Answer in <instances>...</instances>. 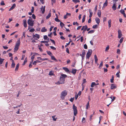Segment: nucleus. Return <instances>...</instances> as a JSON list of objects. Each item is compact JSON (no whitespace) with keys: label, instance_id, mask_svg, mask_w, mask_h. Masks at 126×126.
I'll use <instances>...</instances> for the list:
<instances>
[{"label":"nucleus","instance_id":"28","mask_svg":"<svg viewBox=\"0 0 126 126\" xmlns=\"http://www.w3.org/2000/svg\"><path fill=\"white\" fill-rule=\"evenodd\" d=\"M19 66V64L18 63L16 65V67L15 69V71H17L18 69Z\"/></svg>","mask_w":126,"mask_h":126},{"label":"nucleus","instance_id":"36","mask_svg":"<svg viewBox=\"0 0 126 126\" xmlns=\"http://www.w3.org/2000/svg\"><path fill=\"white\" fill-rule=\"evenodd\" d=\"M94 58L95 60V62H97L98 59L96 55H94Z\"/></svg>","mask_w":126,"mask_h":126},{"label":"nucleus","instance_id":"47","mask_svg":"<svg viewBox=\"0 0 126 126\" xmlns=\"http://www.w3.org/2000/svg\"><path fill=\"white\" fill-rule=\"evenodd\" d=\"M124 38L123 37L120 40L119 42L120 43H121L123 40Z\"/></svg>","mask_w":126,"mask_h":126},{"label":"nucleus","instance_id":"54","mask_svg":"<svg viewBox=\"0 0 126 126\" xmlns=\"http://www.w3.org/2000/svg\"><path fill=\"white\" fill-rule=\"evenodd\" d=\"M82 123H84L85 122V118L84 117H83L82 120Z\"/></svg>","mask_w":126,"mask_h":126},{"label":"nucleus","instance_id":"46","mask_svg":"<svg viewBox=\"0 0 126 126\" xmlns=\"http://www.w3.org/2000/svg\"><path fill=\"white\" fill-rule=\"evenodd\" d=\"M5 4L4 2L3 1H1V2L0 3V5H4Z\"/></svg>","mask_w":126,"mask_h":126},{"label":"nucleus","instance_id":"39","mask_svg":"<svg viewBox=\"0 0 126 126\" xmlns=\"http://www.w3.org/2000/svg\"><path fill=\"white\" fill-rule=\"evenodd\" d=\"M94 32V30H91L88 32V33H93Z\"/></svg>","mask_w":126,"mask_h":126},{"label":"nucleus","instance_id":"7","mask_svg":"<svg viewBox=\"0 0 126 126\" xmlns=\"http://www.w3.org/2000/svg\"><path fill=\"white\" fill-rule=\"evenodd\" d=\"M45 6H44V7L43 6H42L41 8H40V10L42 12V13L43 14L45 12Z\"/></svg>","mask_w":126,"mask_h":126},{"label":"nucleus","instance_id":"32","mask_svg":"<svg viewBox=\"0 0 126 126\" xmlns=\"http://www.w3.org/2000/svg\"><path fill=\"white\" fill-rule=\"evenodd\" d=\"M4 59L0 58V64H2L3 62Z\"/></svg>","mask_w":126,"mask_h":126},{"label":"nucleus","instance_id":"45","mask_svg":"<svg viewBox=\"0 0 126 126\" xmlns=\"http://www.w3.org/2000/svg\"><path fill=\"white\" fill-rule=\"evenodd\" d=\"M114 77L113 76L112 77L111 79H110V82L111 83H113V80L114 79Z\"/></svg>","mask_w":126,"mask_h":126},{"label":"nucleus","instance_id":"24","mask_svg":"<svg viewBox=\"0 0 126 126\" xmlns=\"http://www.w3.org/2000/svg\"><path fill=\"white\" fill-rule=\"evenodd\" d=\"M49 75L50 76H52L54 75V72L52 71H50L49 73Z\"/></svg>","mask_w":126,"mask_h":126},{"label":"nucleus","instance_id":"22","mask_svg":"<svg viewBox=\"0 0 126 126\" xmlns=\"http://www.w3.org/2000/svg\"><path fill=\"white\" fill-rule=\"evenodd\" d=\"M96 85V83L95 82H92L91 83V86L92 87H93L94 86Z\"/></svg>","mask_w":126,"mask_h":126},{"label":"nucleus","instance_id":"53","mask_svg":"<svg viewBox=\"0 0 126 126\" xmlns=\"http://www.w3.org/2000/svg\"><path fill=\"white\" fill-rule=\"evenodd\" d=\"M115 98H116V97H115L113 96V98H112V99H111V102H113L114 101V100L115 99Z\"/></svg>","mask_w":126,"mask_h":126},{"label":"nucleus","instance_id":"57","mask_svg":"<svg viewBox=\"0 0 126 126\" xmlns=\"http://www.w3.org/2000/svg\"><path fill=\"white\" fill-rule=\"evenodd\" d=\"M50 41H51L53 43V44H55V41H54V40H52L51 39H50Z\"/></svg>","mask_w":126,"mask_h":126},{"label":"nucleus","instance_id":"29","mask_svg":"<svg viewBox=\"0 0 126 126\" xmlns=\"http://www.w3.org/2000/svg\"><path fill=\"white\" fill-rule=\"evenodd\" d=\"M112 8L114 10H116V7L115 4H113V6L112 7Z\"/></svg>","mask_w":126,"mask_h":126},{"label":"nucleus","instance_id":"37","mask_svg":"<svg viewBox=\"0 0 126 126\" xmlns=\"http://www.w3.org/2000/svg\"><path fill=\"white\" fill-rule=\"evenodd\" d=\"M47 52L48 55L50 56H52V54L50 51H47Z\"/></svg>","mask_w":126,"mask_h":126},{"label":"nucleus","instance_id":"33","mask_svg":"<svg viewBox=\"0 0 126 126\" xmlns=\"http://www.w3.org/2000/svg\"><path fill=\"white\" fill-rule=\"evenodd\" d=\"M86 16L85 15H84L83 16V17L82 19V23L84 22L85 20V18Z\"/></svg>","mask_w":126,"mask_h":126},{"label":"nucleus","instance_id":"1","mask_svg":"<svg viewBox=\"0 0 126 126\" xmlns=\"http://www.w3.org/2000/svg\"><path fill=\"white\" fill-rule=\"evenodd\" d=\"M67 77V76L64 74L61 75L60 80L57 82L56 83V84L59 85L60 84H63L64 83L65 78Z\"/></svg>","mask_w":126,"mask_h":126},{"label":"nucleus","instance_id":"16","mask_svg":"<svg viewBox=\"0 0 126 126\" xmlns=\"http://www.w3.org/2000/svg\"><path fill=\"white\" fill-rule=\"evenodd\" d=\"M95 20L96 23L98 24L100 22V19L98 18L97 17L95 18Z\"/></svg>","mask_w":126,"mask_h":126},{"label":"nucleus","instance_id":"20","mask_svg":"<svg viewBox=\"0 0 126 126\" xmlns=\"http://www.w3.org/2000/svg\"><path fill=\"white\" fill-rule=\"evenodd\" d=\"M19 48V47L15 46L14 49V52L18 50Z\"/></svg>","mask_w":126,"mask_h":126},{"label":"nucleus","instance_id":"61","mask_svg":"<svg viewBox=\"0 0 126 126\" xmlns=\"http://www.w3.org/2000/svg\"><path fill=\"white\" fill-rule=\"evenodd\" d=\"M109 47L108 46L106 47V49H105V51H107L109 49Z\"/></svg>","mask_w":126,"mask_h":126},{"label":"nucleus","instance_id":"27","mask_svg":"<svg viewBox=\"0 0 126 126\" xmlns=\"http://www.w3.org/2000/svg\"><path fill=\"white\" fill-rule=\"evenodd\" d=\"M51 16V14L50 13H49L48 15L46 16V18L47 19H48Z\"/></svg>","mask_w":126,"mask_h":126},{"label":"nucleus","instance_id":"19","mask_svg":"<svg viewBox=\"0 0 126 126\" xmlns=\"http://www.w3.org/2000/svg\"><path fill=\"white\" fill-rule=\"evenodd\" d=\"M108 23L109 28H110L111 27V19L109 20L108 21Z\"/></svg>","mask_w":126,"mask_h":126},{"label":"nucleus","instance_id":"49","mask_svg":"<svg viewBox=\"0 0 126 126\" xmlns=\"http://www.w3.org/2000/svg\"><path fill=\"white\" fill-rule=\"evenodd\" d=\"M34 11V8L33 7H32V9H31V11L32 13H33Z\"/></svg>","mask_w":126,"mask_h":126},{"label":"nucleus","instance_id":"26","mask_svg":"<svg viewBox=\"0 0 126 126\" xmlns=\"http://www.w3.org/2000/svg\"><path fill=\"white\" fill-rule=\"evenodd\" d=\"M15 64L14 63V61H13L11 65V67L13 68H14L15 67Z\"/></svg>","mask_w":126,"mask_h":126},{"label":"nucleus","instance_id":"4","mask_svg":"<svg viewBox=\"0 0 126 126\" xmlns=\"http://www.w3.org/2000/svg\"><path fill=\"white\" fill-rule=\"evenodd\" d=\"M73 109L74 111V116H76L78 113V110L77 107L75 106L74 104L73 105Z\"/></svg>","mask_w":126,"mask_h":126},{"label":"nucleus","instance_id":"2","mask_svg":"<svg viewBox=\"0 0 126 126\" xmlns=\"http://www.w3.org/2000/svg\"><path fill=\"white\" fill-rule=\"evenodd\" d=\"M67 91L66 90H64L61 92L60 97L63 100L64 99L65 97L67 95Z\"/></svg>","mask_w":126,"mask_h":126},{"label":"nucleus","instance_id":"35","mask_svg":"<svg viewBox=\"0 0 126 126\" xmlns=\"http://www.w3.org/2000/svg\"><path fill=\"white\" fill-rule=\"evenodd\" d=\"M72 1L75 3H76L77 2H80L79 0H72Z\"/></svg>","mask_w":126,"mask_h":126},{"label":"nucleus","instance_id":"11","mask_svg":"<svg viewBox=\"0 0 126 126\" xmlns=\"http://www.w3.org/2000/svg\"><path fill=\"white\" fill-rule=\"evenodd\" d=\"M88 27L86 25H85L84 26H82V28L81 29V30L82 31V30H84L86 31Z\"/></svg>","mask_w":126,"mask_h":126},{"label":"nucleus","instance_id":"34","mask_svg":"<svg viewBox=\"0 0 126 126\" xmlns=\"http://www.w3.org/2000/svg\"><path fill=\"white\" fill-rule=\"evenodd\" d=\"M89 106V102L88 101L87 104L86 105V109L87 110L88 109Z\"/></svg>","mask_w":126,"mask_h":126},{"label":"nucleus","instance_id":"21","mask_svg":"<svg viewBox=\"0 0 126 126\" xmlns=\"http://www.w3.org/2000/svg\"><path fill=\"white\" fill-rule=\"evenodd\" d=\"M51 60L55 61L56 62H57V60L55 58L54 56H51Z\"/></svg>","mask_w":126,"mask_h":126},{"label":"nucleus","instance_id":"44","mask_svg":"<svg viewBox=\"0 0 126 126\" xmlns=\"http://www.w3.org/2000/svg\"><path fill=\"white\" fill-rule=\"evenodd\" d=\"M44 38L45 40H46L47 38H48V40L49 41V38H48L47 37V35H45L44 36Z\"/></svg>","mask_w":126,"mask_h":126},{"label":"nucleus","instance_id":"8","mask_svg":"<svg viewBox=\"0 0 126 126\" xmlns=\"http://www.w3.org/2000/svg\"><path fill=\"white\" fill-rule=\"evenodd\" d=\"M118 37L119 38H120L122 35L121 31L120 30H119L118 31Z\"/></svg>","mask_w":126,"mask_h":126},{"label":"nucleus","instance_id":"25","mask_svg":"<svg viewBox=\"0 0 126 126\" xmlns=\"http://www.w3.org/2000/svg\"><path fill=\"white\" fill-rule=\"evenodd\" d=\"M108 4V2L107 0H106L105 2L103 4V7H106L107 5Z\"/></svg>","mask_w":126,"mask_h":126},{"label":"nucleus","instance_id":"23","mask_svg":"<svg viewBox=\"0 0 126 126\" xmlns=\"http://www.w3.org/2000/svg\"><path fill=\"white\" fill-rule=\"evenodd\" d=\"M101 11L100 10H98V12L97 13V14L98 17H100L101 15Z\"/></svg>","mask_w":126,"mask_h":126},{"label":"nucleus","instance_id":"31","mask_svg":"<svg viewBox=\"0 0 126 126\" xmlns=\"http://www.w3.org/2000/svg\"><path fill=\"white\" fill-rule=\"evenodd\" d=\"M56 117V115H54L53 116H52V117L53 118V120L54 121H56V119H57V118H55V117Z\"/></svg>","mask_w":126,"mask_h":126},{"label":"nucleus","instance_id":"55","mask_svg":"<svg viewBox=\"0 0 126 126\" xmlns=\"http://www.w3.org/2000/svg\"><path fill=\"white\" fill-rule=\"evenodd\" d=\"M80 41L81 42H82L83 40V36L81 37L80 38Z\"/></svg>","mask_w":126,"mask_h":126},{"label":"nucleus","instance_id":"17","mask_svg":"<svg viewBox=\"0 0 126 126\" xmlns=\"http://www.w3.org/2000/svg\"><path fill=\"white\" fill-rule=\"evenodd\" d=\"M63 69L66 72H67V73L70 72L69 70L67 68L65 67H63Z\"/></svg>","mask_w":126,"mask_h":126},{"label":"nucleus","instance_id":"12","mask_svg":"<svg viewBox=\"0 0 126 126\" xmlns=\"http://www.w3.org/2000/svg\"><path fill=\"white\" fill-rule=\"evenodd\" d=\"M77 69H73L71 72L72 73L73 75H75Z\"/></svg>","mask_w":126,"mask_h":126},{"label":"nucleus","instance_id":"58","mask_svg":"<svg viewBox=\"0 0 126 126\" xmlns=\"http://www.w3.org/2000/svg\"><path fill=\"white\" fill-rule=\"evenodd\" d=\"M116 75L117 76V77H118V78H119L120 77V75L119 74V73H117L116 74Z\"/></svg>","mask_w":126,"mask_h":126},{"label":"nucleus","instance_id":"15","mask_svg":"<svg viewBox=\"0 0 126 126\" xmlns=\"http://www.w3.org/2000/svg\"><path fill=\"white\" fill-rule=\"evenodd\" d=\"M89 11L90 13V15L89 16V17L91 18V17L92 16L93 13L92 10L90 9H89Z\"/></svg>","mask_w":126,"mask_h":126},{"label":"nucleus","instance_id":"42","mask_svg":"<svg viewBox=\"0 0 126 126\" xmlns=\"http://www.w3.org/2000/svg\"><path fill=\"white\" fill-rule=\"evenodd\" d=\"M120 12L122 14L125 13V11L123 9H122L120 11Z\"/></svg>","mask_w":126,"mask_h":126},{"label":"nucleus","instance_id":"48","mask_svg":"<svg viewBox=\"0 0 126 126\" xmlns=\"http://www.w3.org/2000/svg\"><path fill=\"white\" fill-rule=\"evenodd\" d=\"M117 53L118 54H120V50L119 49H117Z\"/></svg>","mask_w":126,"mask_h":126},{"label":"nucleus","instance_id":"43","mask_svg":"<svg viewBox=\"0 0 126 126\" xmlns=\"http://www.w3.org/2000/svg\"><path fill=\"white\" fill-rule=\"evenodd\" d=\"M55 20L56 21L58 22H59L60 21L58 19V17H57L55 18Z\"/></svg>","mask_w":126,"mask_h":126},{"label":"nucleus","instance_id":"51","mask_svg":"<svg viewBox=\"0 0 126 126\" xmlns=\"http://www.w3.org/2000/svg\"><path fill=\"white\" fill-rule=\"evenodd\" d=\"M84 47L85 49H87V46L86 44H85L84 45Z\"/></svg>","mask_w":126,"mask_h":126},{"label":"nucleus","instance_id":"30","mask_svg":"<svg viewBox=\"0 0 126 126\" xmlns=\"http://www.w3.org/2000/svg\"><path fill=\"white\" fill-rule=\"evenodd\" d=\"M27 62V58H26L25 59V60H24V61L23 62V63L22 64V65H24L25 63H26Z\"/></svg>","mask_w":126,"mask_h":126},{"label":"nucleus","instance_id":"5","mask_svg":"<svg viewBox=\"0 0 126 126\" xmlns=\"http://www.w3.org/2000/svg\"><path fill=\"white\" fill-rule=\"evenodd\" d=\"M92 52V49H90L88 50L86 55V57L87 59H89L91 55Z\"/></svg>","mask_w":126,"mask_h":126},{"label":"nucleus","instance_id":"41","mask_svg":"<svg viewBox=\"0 0 126 126\" xmlns=\"http://www.w3.org/2000/svg\"><path fill=\"white\" fill-rule=\"evenodd\" d=\"M35 30V29L34 28H32L29 31L30 32H34Z\"/></svg>","mask_w":126,"mask_h":126},{"label":"nucleus","instance_id":"13","mask_svg":"<svg viewBox=\"0 0 126 126\" xmlns=\"http://www.w3.org/2000/svg\"><path fill=\"white\" fill-rule=\"evenodd\" d=\"M16 6V4H13L12 6H11V7L10 8L9 10V11H10L11 10H13L14 8H15Z\"/></svg>","mask_w":126,"mask_h":126},{"label":"nucleus","instance_id":"6","mask_svg":"<svg viewBox=\"0 0 126 126\" xmlns=\"http://www.w3.org/2000/svg\"><path fill=\"white\" fill-rule=\"evenodd\" d=\"M33 38H34L36 40H37L39 38V35L38 34H36L35 35H33Z\"/></svg>","mask_w":126,"mask_h":126},{"label":"nucleus","instance_id":"62","mask_svg":"<svg viewBox=\"0 0 126 126\" xmlns=\"http://www.w3.org/2000/svg\"><path fill=\"white\" fill-rule=\"evenodd\" d=\"M104 71L105 72H107L108 70L107 69L105 68H104Z\"/></svg>","mask_w":126,"mask_h":126},{"label":"nucleus","instance_id":"9","mask_svg":"<svg viewBox=\"0 0 126 126\" xmlns=\"http://www.w3.org/2000/svg\"><path fill=\"white\" fill-rule=\"evenodd\" d=\"M20 44V39H19L16 42V45L18 47H19Z\"/></svg>","mask_w":126,"mask_h":126},{"label":"nucleus","instance_id":"56","mask_svg":"<svg viewBox=\"0 0 126 126\" xmlns=\"http://www.w3.org/2000/svg\"><path fill=\"white\" fill-rule=\"evenodd\" d=\"M48 60L47 58H45L42 59L41 61Z\"/></svg>","mask_w":126,"mask_h":126},{"label":"nucleus","instance_id":"10","mask_svg":"<svg viewBox=\"0 0 126 126\" xmlns=\"http://www.w3.org/2000/svg\"><path fill=\"white\" fill-rule=\"evenodd\" d=\"M116 88V86L114 84H111L110 87V89H114Z\"/></svg>","mask_w":126,"mask_h":126},{"label":"nucleus","instance_id":"50","mask_svg":"<svg viewBox=\"0 0 126 126\" xmlns=\"http://www.w3.org/2000/svg\"><path fill=\"white\" fill-rule=\"evenodd\" d=\"M50 47L53 50H55L56 49V48L53 46H51Z\"/></svg>","mask_w":126,"mask_h":126},{"label":"nucleus","instance_id":"18","mask_svg":"<svg viewBox=\"0 0 126 126\" xmlns=\"http://www.w3.org/2000/svg\"><path fill=\"white\" fill-rule=\"evenodd\" d=\"M47 31V30L46 29L45 27L43 28L41 30V32H46Z\"/></svg>","mask_w":126,"mask_h":126},{"label":"nucleus","instance_id":"60","mask_svg":"<svg viewBox=\"0 0 126 126\" xmlns=\"http://www.w3.org/2000/svg\"><path fill=\"white\" fill-rule=\"evenodd\" d=\"M74 99V97L72 98H71L70 99V101L71 102H72L73 101Z\"/></svg>","mask_w":126,"mask_h":126},{"label":"nucleus","instance_id":"38","mask_svg":"<svg viewBox=\"0 0 126 126\" xmlns=\"http://www.w3.org/2000/svg\"><path fill=\"white\" fill-rule=\"evenodd\" d=\"M60 25L62 28L64 25V24L62 22H61L60 23Z\"/></svg>","mask_w":126,"mask_h":126},{"label":"nucleus","instance_id":"3","mask_svg":"<svg viewBox=\"0 0 126 126\" xmlns=\"http://www.w3.org/2000/svg\"><path fill=\"white\" fill-rule=\"evenodd\" d=\"M28 24L31 27L33 26L34 24V21L31 19H29L28 21Z\"/></svg>","mask_w":126,"mask_h":126},{"label":"nucleus","instance_id":"40","mask_svg":"<svg viewBox=\"0 0 126 126\" xmlns=\"http://www.w3.org/2000/svg\"><path fill=\"white\" fill-rule=\"evenodd\" d=\"M97 25L96 24L93 25L92 27L93 28V29L97 28Z\"/></svg>","mask_w":126,"mask_h":126},{"label":"nucleus","instance_id":"64","mask_svg":"<svg viewBox=\"0 0 126 126\" xmlns=\"http://www.w3.org/2000/svg\"><path fill=\"white\" fill-rule=\"evenodd\" d=\"M81 92L80 91H79V92H78V93L77 95H78V96H80L81 94Z\"/></svg>","mask_w":126,"mask_h":126},{"label":"nucleus","instance_id":"63","mask_svg":"<svg viewBox=\"0 0 126 126\" xmlns=\"http://www.w3.org/2000/svg\"><path fill=\"white\" fill-rule=\"evenodd\" d=\"M92 117H93V115H90V119H89V120L90 121H91L92 120Z\"/></svg>","mask_w":126,"mask_h":126},{"label":"nucleus","instance_id":"59","mask_svg":"<svg viewBox=\"0 0 126 126\" xmlns=\"http://www.w3.org/2000/svg\"><path fill=\"white\" fill-rule=\"evenodd\" d=\"M32 17L34 19H35L36 18V16L34 14H33L32 15Z\"/></svg>","mask_w":126,"mask_h":126},{"label":"nucleus","instance_id":"14","mask_svg":"<svg viewBox=\"0 0 126 126\" xmlns=\"http://www.w3.org/2000/svg\"><path fill=\"white\" fill-rule=\"evenodd\" d=\"M23 25L24 27L25 28H26L27 27V24L26 23V19H24L23 20Z\"/></svg>","mask_w":126,"mask_h":126},{"label":"nucleus","instance_id":"52","mask_svg":"<svg viewBox=\"0 0 126 126\" xmlns=\"http://www.w3.org/2000/svg\"><path fill=\"white\" fill-rule=\"evenodd\" d=\"M41 43H47L48 42L46 41H42L41 42Z\"/></svg>","mask_w":126,"mask_h":126}]
</instances>
